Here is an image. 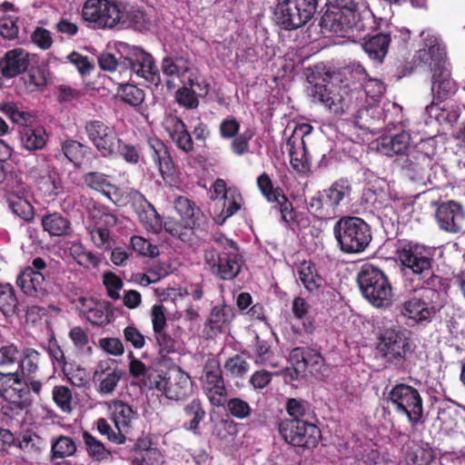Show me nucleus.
<instances>
[{
    "instance_id": "obj_32",
    "label": "nucleus",
    "mask_w": 465,
    "mask_h": 465,
    "mask_svg": "<svg viewBox=\"0 0 465 465\" xmlns=\"http://www.w3.org/2000/svg\"><path fill=\"white\" fill-rule=\"evenodd\" d=\"M5 184V190L11 195H21L26 192V186L24 183L20 173L4 161H0V184Z\"/></svg>"
},
{
    "instance_id": "obj_18",
    "label": "nucleus",
    "mask_w": 465,
    "mask_h": 465,
    "mask_svg": "<svg viewBox=\"0 0 465 465\" xmlns=\"http://www.w3.org/2000/svg\"><path fill=\"white\" fill-rule=\"evenodd\" d=\"M147 145L150 156L158 168L160 175L166 183L175 182L177 177V165L171 154L169 147L157 136H149Z\"/></svg>"
},
{
    "instance_id": "obj_29",
    "label": "nucleus",
    "mask_w": 465,
    "mask_h": 465,
    "mask_svg": "<svg viewBox=\"0 0 465 465\" xmlns=\"http://www.w3.org/2000/svg\"><path fill=\"white\" fill-rule=\"evenodd\" d=\"M411 143V134L407 131L393 135H384L381 139L380 148L388 156L404 155Z\"/></svg>"
},
{
    "instance_id": "obj_43",
    "label": "nucleus",
    "mask_w": 465,
    "mask_h": 465,
    "mask_svg": "<svg viewBox=\"0 0 465 465\" xmlns=\"http://www.w3.org/2000/svg\"><path fill=\"white\" fill-rule=\"evenodd\" d=\"M355 72L362 74V88L366 96L370 97L373 102H378L385 92L383 82L377 78L371 77L366 69L361 64L355 66Z\"/></svg>"
},
{
    "instance_id": "obj_57",
    "label": "nucleus",
    "mask_w": 465,
    "mask_h": 465,
    "mask_svg": "<svg viewBox=\"0 0 465 465\" xmlns=\"http://www.w3.org/2000/svg\"><path fill=\"white\" fill-rule=\"evenodd\" d=\"M45 351L52 361L54 368H59L64 372H65L67 366L65 353L62 347L59 345L58 341L54 336H52L48 340Z\"/></svg>"
},
{
    "instance_id": "obj_6",
    "label": "nucleus",
    "mask_w": 465,
    "mask_h": 465,
    "mask_svg": "<svg viewBox=\"0 0 465 465\" xmlns=\"http://www.w3.org/2000/svg\"><path fill=\"white\" fill-rule=\"evenodd\" d=\"M413 292L400 305V313L417 324L430 323L444 307L436 286H411Z\"/></svg>"
},
{
    "instance_id": "obj_19",
    "label": "nucleus",
    "mask_w": 465,
    "mask_h": 465,
    "mask_svg": "<svg viewBox=\"0 0 465 465\" xmlns=\"http://www.w3.org/2000/svg\"><path fill=\"white\" fill-rule=\"evenodd\" d=\"M435 217L440 228L447 232H465V210L456 201L440 203L436 209Z\"/></svg>"
},
{
    "instance_id": "obj_40",
    "label": "nucleus",
    "mask_w": 465,
    "mask_h": 465,
    "mask_svg": "<svg viewBox=\"0 0 465 465\" xmlns=\"http://www.w3.org/2000/svg\"><path fill=\"white\" fill-rule=\"evenodd\" d=\"M108 0H86L82 8L84 21L94 24V28H101L102 19L106 15Z\"/></svg>"
},
{
    "instance_id": "obj_4",
    "label": "nucleus",
    "mask_w": 465,
    "mask_h": 465,
    "mask_svg": "<svg viewBox=\"0 0 465 465\" xmlns=\"http://www.w3.org/2000/svg\"><path fill=\"white\" fill-rule=\"evenodd\" d=\"M120 54L123 61L119 62L110 53H103L98 57V64L102 70L114 72L118 68L129 70L137 76L154 83L160 82V74L151 54L138 46L120 44Z\"/></svg>"
},
{
    "instance_id": "obj_50",
    "label": "nucleus",
    "mask_w": 465,
    "mask_h": 465,
    "mask_svg": "<svg viewBox=\"0 0 465 465\" xmlns=\"http://www.w3.org/2000/svg\"><path fill=\"white\" fill-rule=\"evenodd\" d=\"M76 451V444L69 436L60 435L52 440L51 458L52 460L64 459L73 456Z\"/></svg>"
},
{
    "instance_id": "obj_26",
    "label": "nucleus",
    "mask_w": 465,
    "mask_h": 465,
    "mask_svg": "<svg viewBox=\"0 0 465 465\" xmlns=\"http://www.w3.org/2000/svg\"><path fill=\"white\" fill-rule=\"evenodd\" d=\"M135 205L138 219L146 231L159 233L163 229V222L153 204L143 195H140Z\"/></svg>"
},
{
    "instance_id": "obj_11",
    "label": "nucleus",
    "mask_w": 465,
    "mask_h": 465,
    "mask_svg": "<svg viewBox=\"0 0 465 465\" xmlns=\"http://www.w3.org/2000/svg\"><path fill=\"white\" fill-rule=\"evenodd\" d=\"M387 401L397 414L407 418L412 428L424 422L423 399L416 388L402 382L397 383L389 391Z\"/></svg>"
},
{
    "instance_id": "obj_52",
    "label": "nucleus",
    "mask_w": 465,
    "mask_h": 465,
    "mask_svg": "<svg viewBox=\"0 0 465 465\" xmlns=\"http://www.w3.org/2000/svg\"><path fill=\"white\" fill-rule=\"evenodd\" d=\"M287 148L292 168L299 173L308 172L311 163L306 146L302 144H293V147L287 146Z\"/></svg>"
},
{
    "instance_id": "obj_59",
    "label": "nucleus",
    "mask_w": 465,
    "mask_h": 465,
    "mask_svg": "<svg viewBox=\"0 0 465 465\" xmlns=\"http://www.w3.org/2000/svg\"><path fill=\"white\" fill-rule=\"evenodd\" d=\"M84 184L92 190L101 192L106 197L110 198V193L105 192L106 187H112L108 176L100 172H89L83 177Z\"/></svg>"
},
{
    "instance_id": "obj_45",
    "label": "nucleus",
    "mask_w": 465,
    "mask_h": 465,
    "mask_svg": "<svg viewBox=\"0 0 465 465\" xmlns=\"http://www.w3.org/2000/svg\"><path fill=\"white\" fill-rule=\"evenodd\" d=\"M35 183L38 189L46 196H56L63 192L61 178L54 167H51L47 173Z\"/></svg>"
},
{
    "instance_id": "obj_33",
    "label": "nucleus",
    "mask_w": 465,
    "mask_h": 465,
    "mask_svg": "<svg viewBox=\"0 0 465 465\" xmlns=\"http://www.w3.org/2000/svg\"><path fill=\"white\" fill-rule=\"evenodd\" d=\"M41 224L50 236H70L73 232L71 222L60 213L44 215Z\"/></svg>"
},
{
    "instance_id": "obj_3",
    "label": "nucleus",
    "mask_w": 465,
    "mask_h": 465,
    "mask_svg": "<svg viewBox=\"0 0 465 465\" xmlns=\"http://www.w3.org/2000/svg\"><path fill=\"white\" fill-rule=\"evenodd\" d=\"M437 149L433 139L422 140L404 155L398 157L395 163L410 180L422 184H433L438 180L440 166L438 163Z\"/></svg>"
},
{
    "instance_id": "obj_16",
    "label": "nucleus",
    "mask_w": 465,
    "mask_h": 465,
    "mask_svg": "<svg viewBox=\"0 0 465 465\" xmlns=\"http://www.w3.org/2000/svg\"><path fill=\"white\" fill-rule=\"evenodd\" d=\"M203 390L212 405L223 406L227 395L219 360L210 357L206 360L201 378Z\"/></svg>"
},
{
    "instance_id": "obj_48",
    "label": "nucleus",
    "mask_w": 465,
    "mask_h": 465,
    "mask_svg": "<svg viewBox=\"0 0 465 465\" xmlns=\"http://www.w3.org/2000/svg\"><path fill=\"white\" fill-rule=\"evenodd\" d=\"M328 201L336 212L337 207L344 200L349 197L351 193V185L346 179H340L334 182L330 188L323 190Z\"/></svg>"
},
{
    "instance_id": "obj_38",
    "label": "nucleus",
    "mask_w": 465,
    "mask_h": 465,
    "mask_svg": "<svg viewBox=\"0 0 465 465\" xmlns=\"http://www.w3.org/2000/svg\"><path fill=\"white\" fill-rule=\"evenodd\" d=\"M18 132L22 145L28 151L41 150L46 144L47 135L42 127L24 126Z\"/></svg>"
},
{
    "instance_id": "obj_14",
    "label": "nucleus",
    "mask_w": 465,
    "mask_h": 465,
    "mask_svg": "<svg viewBox=\"0 0 465 465\" xmlns=\"http://www.w3.org/2000/svg\"><path fill=\"white\" fill-rule=\"evenodd\" d=\"M226 242L232 249V252L221 253L214 248H209L204 251V261L215 277L223 281H232L241 272L242 256L238 253L235 242L231 240Z\"/></svg>"
},
{
    "instance_id": "obj_53",
    "label": "nucleus",
    "mask_w": 465,
    "mask_h": 465,
    "mask_svg": "<svg viewBox=\"0 0 465 465\" xmlns=\"http://www.w3.org/2000/svg\"><path fill=\"white\" fill-rule=\"evenodd\" d=\"M89 147L76 140L68 139L62 143V151L64 156L74 165H80Z\"/></svg>"
},
{
    "instance_id": "obj_41",
    "label": "nucleus",
    "mask_w": 465,
    "mask_h": 465,
    "mask_svg": "<svg viewBox=\"0 0 465 465\" xmlns=\"http://www.w3.org/2000/svg\"><path fill=\"white\" fill-rule=\"evenodd\" d=\"M122 376V371L117 368L104 370L100 366V370L94 371L93 379L99 382V391L107 394L114 391Z\"/></svg>"
},
{
    "instance_id": "obj_63",
    "label": "nucleus",
    "mask_w": 465,
    "mask_h": 465,
    "mask_svg": "<svg viewBox=\"0 0 465 465\" xmlns=\"http://www.w3.org/2000/svg\"><path fill=\"white\" fill-rule=\"evenodd\" d=\"M116 153L131 164H137L140 161V149L138 146L130 142L124 141L119 136L116 143Z\"/></svg>"
},
{
    "instance_id": "obj_28",
    "label": "nucleus",
    "mask_w": 465,
    "mask_h": 465,
    "mask_svg": "<svg viewBox=\"0 0 465 465\" xmlns=\"http://www.w3.org/2000/svg\"><path fill=\"white\" fill-rule=\"evenodd\" d=\"M174 208L184 223L205 227L207 219L202 210L192 200L184 196H179L174 201Z\"/></svg>"
},
{
    "instance_id": "obj_34",
    "label": "nucleus",
    "mask_w": 465,
    "mask_h": 465,
    "mask_svg": "<svg viewBox=\"0 0 465 465\" xmlns=\"http://www.w3.org/2000/svg\"><path fill=\"white\" fill-rule=\"evenodd\" d=\"M121 28H133L143 31L148 28L150 18L139 6L124 3Z\"/></svg>"
},
{
    "instance_id": "obj_60",
    "label": "nucleus",
    "mask_w": 465,
    "mask_h": 465,
    "mask_svg": "<svg viewBox=\"0 0 465 465\" xmlns=\"http://www.w3.org/2000/svg\"><path fill=\"white\" fill-rule=\"evenodd\" d=\"M19 447L28 452L40 453L45 449L46 441L35 432L27 430L21 436Z\"/></svg>"
},
{
    "instance_id": "obj_9",
    "label": "nucleus",
    "mask_w": 465,
    "mask_h": 465,
    "mask_svg": "<svg viewBox=\"0 0 465 465\" xmlns=\"http://www.w3.org/2000/svg\"><path fill=\"white\" fill-rule=\"evenodd\" d=\"M333 233L341 251L348 254L364 252L372 239L371 226L357 216L341 217L334 224Z\"/></svg>"
},
{
    "instance_id": "obj_62",
    "label": "nucleus",
    "mask_w": 465,
    "mask_h": 465,
    "mask_svg": "<svg viewBox=\"0 0 465 465\" xmlns=\"http://www.w3.org/2000/svg\"><path fill=\"white\" fill-rule=\"evenodd\" d=\"M226 411L235 419L244 420L251 416L252 409L250 404L242 398H231L226 402Z\"/></svg>"
},
{
    "instance_id": "obj_64",
    "label": "nucleus",
    "mask_w": 465,
    "mask_h": 465,
    "mask_svg": "<svg viewBox=\"0 0 465 465\" xmlns=\"http://www.w3.org/2000/svg\"><path fill=\"white\" fill-rule=\"evenodd\" d=\"M25 172L35 183L52 167L45 163H40L35 154L25 157Z\"/></svg>"
},
{
    "instance_id": "obj_58",
    "label": "nucleus",
    "mask_w": 465,
    "mask_h": 465,
    "mask_svg": "<svg viewBox=\"0 0 465 465\" xmlns=\"http://www.w3.org/2000/svg\"><path fill=\"white\" fill-rule=\"evenodd\" d=\"M312 404L302 398H289L285 402L288 419H304L311 411Z\"/></svg>"
},
{
    "instance_id": "obj_51",
    "label": "nucleus",
    "mask_w": 465,
    "mask_h": 465,
    "mask_svg": "<svg viewBox=\"0 0 465 465\" xmlns=\"http://www.w3.org/2000/svg\"><path fill=\"white\" fill-rule=\"evenodd\" d=\"M124 3L118 0H108L106 15L100 29H113L116 26L121 28L123 20V10Z\"/></svg>"
},
{
    "instance_id": "obj_25",
    "label": "nucleus",
    "mask_w": 465,
    "mask_h": 465,
    "mask_svg": "<svg viewBox=\"0 0 465 465\" xmlns=\"http://www.w3.org/2000/svg\"><path fill=\"white\" fill-rule=\"evenodd\" d=\"M299 280L304 288L312 294H319L325 287V279L318 272L311 261H304L297 270Z\"/></svg>"
},
{
    "instance_id": "obj_23",
    "label": "nucleus",
    "mask_w": 465,
    "mask_h": 465,
    "mask_svg": "<svg viewBox=\"0 0 465 465\" xmlns=\"http://www.w3.org/2000/svg\"><path fill=\"white\" fill-rule=\"evenodd\" d=\"M235 317L232 306L223 303L212 308L204 323V331L208 330V335H216L225 331Z\"/></svg>"
},
{
    "instance_id": "obj_44",
    "label": "nucleus",
    "mask_w": 465,
    "mask_h": 465,
    "mask_svg": "<svg viewBox=\"0 0 465 465\" xmlns=\"http://www.w3.org/2000/svg\"><path fill=\"white\" fill-rule=\"evenodd\" d=\"M116 96L123 103L133 107L141 105L145 98L144 91L133 84H121L117 87Z\"/></svg>"
},
{
    "instance_id": "obj_1",
    "label": "nucleus",
    "mask_w": 465,
    "mask_h": 465,
    "mask_svg": "<svg viewBox=\"0 0 465 465\" xmlns=\"http://www.w3.org/2000/svg\"><path fill=\"white\" fill-rule=\"evenodd\" d=\"M374 17L370 11L361 12L354 0H335L320 20L322 30L341 37H353L372 27Z\"/></svg>"
},
{
    "instance_id": "obj_54",
    "label": "nucleus",
    "mask_w": 465,
    "mask_h": 465,
    "mask_svg": "<svg viewBox=\"0 0 465 465\" xmlns=\"http://www.w3.org/2000/svg\"><path fill=\"white\" fill-rule=\"evenodd\" d=\"M109 303H94L92 307L84 311L83 313L86 320L94 326H104L110 322Z\"/></svg>"
},
{
    "instance_id": "obj_22",
    "label": "nucleus",
    "mask_w": 465,
    "mask_h": 465,
    "mask_svg": "<svg viewBox=\"0 0 465 465\" xmlns=\"http://www.w3.org/2000/svg\"><path fill=\"white\" fill-rule=\"evenodd\" d=\"M362 48L368 56L381 64L388 54L389 46L391 43V33L374 32L373 34H366L362 37Z\"/></svg>"
},
{
    "instance_id": "obj_35",
    "label": "nucleus",
    "mask_w": 465,
    "mask_h": 465,
    "mask_svg": "<svg viewBox=\"0 0 465 465\" xmlns=\"http://www.w3.org/2000/svg\"><path fill=\"white\" fill-rule=\"evenodd\" d=\"M129 373L132 377L139 380L140 382L148 389H153L155 380L158 378L159 371L148 368L142 361L136 359L132 351L129 352Z\"/></svg>"
},
{
    "instance_id": "obj_10",
    "label": "nucleus",
    "mask_w": 465,
    "mask_h": 465,
    "mask_svg": "<svg viewBox=\"0 0 465 465\" xmlns=\"http://www.w3.org/2000/svg\"><path fill=\"white\" fill-rule=\"evenodd\" d=\"M359 93H348L332 83L312 85L310 95L313 102L323 104L336 115L356 116L361 104L357 101Z\"/></svg>"
},
{
    "instance_id": "obj_39",
    "label": "nucleus",
    "mask_w": 465,
    "mask_h": 465,
    "mask_svg": "<svg viewBox=\"0 0 465 465\" xmlns=\"http://www.w3.org/2000/svg\"><path fill=\"white\" fill-rule=\"evenodd\" d=\"M164 231L170 235L178 238L183 242H191L193 239V230L202 229L205 227L202 225H192L191 223H184L182 221H176L174 219H168L163 224Z\"/></svg>"
},
{
    "instance_id": "obj_20",
    "label": "nucleus",
    "mask_w": 465,
    "mask_h": 465,
    "mask_svg": "<svg viewBox=\"0 0 465 465\" xmlns=\"http://www.w3.org/2000/svg\"><path fill=\"white\" fill-rule=\"evenodd\" d=\"M30 65L31 54L23 48H14L0 59V73L5 78H15L28 72Z\"/></svg>"
},
{
    "instance_id": "obj_27",
    "label": "nucleus",
    "mask_w": 465,
    "mask_h": 465,
    "mask_svg": "<svg viewBox=\"0 0 465 465\" xmlns=\"http://www.w3.org/2000/svg\"><path fill=\"white\" fill-rule=\"evenodd\" d=\"M16 283L26 295L38 297L45 293L44 275L31 267L25 268L21 272Z\"/></svg>"
},
{
    "instance_id": "obj_30",
    "label": "nucleus",
    "mask_w": 465,
    "mask_h": 465,
    "mask_svg": "<svg viewBox=\"0 0 465 465\" xmlns=\"http://www.w3.org/2000/svg\"><path fill=\"white\" fill-rule=\"evenodd\" d=\"M85 209L89 217L94 222V225L114 227L118 223V218L111 209L94 199L88 200Z\"/></svg>"
},
{
    "instance_id": "obj_36",
    "label": "nucleus",
    "mask_w": 465,
    "mask_h": 465,
    "mask_svg": "<svg viewBox=\"0 0 465 465\" xmlns=\"http://www.w3.org/2000/svg\"><path fill=\"white\" fill-rule=\"evenodd\" d=\"M40 357V352L34 348H25L22 351L18 367L21 371L19 374L24 380L39 381L35 376L39 371Z\"/></svg>"
},
{
    "instance_id": "obj_2",
    "label": "nucleus",
    "mask_w": 465,
    "mask_h": 465,
    "mask_svg": "<svg viewBox=\"0 0 465 465\" xmlns=\"http://www.w3.org/2000/svg\"><path fill=\"white\" fill-rule=\"evenodd\" d=\"M396 254L411 286H437L441 278L433 272L434 250L407 240H399Z\"/></svg>"
},
{
    "instance_id": "obj_42",
    "label": "nucleus",
    "mask_w": 465,
    "mask_h": 465,
    "mask_svg": "<svg viewBox=\"0 0 465 465\" xmlns=\"http://www.w3.org/2000/svg\"><path fill=\"white\" fill-rule=\"evenodd\" d=\"M309 212L321 220L331 219L336 215V212L328 201L324 192H318L311 197L308 203Z\"/></svg>"
},
{
    "instance_id": "obj_21",
    "label": "nucleus",
    "mask_w": 465,
    "mask_h": 465,
    "mask_svg": "<svg viewBox=\"0 0 465 465\" xmlns=\"http://www.w3.org/2000/svg\"><path fill=\"white\" fill-rule=\"evenodd\" d=\"M289 360L293 366L302 368V371L309 370L311 373H319L324 365L323 356L310 347H295L289 355Z\"/></svg>"
},
{
    "instance_id": "obj_47",
    "label": "nucleus",
    "mask_w": 465,
    "mask_h": 465,
    "mask_svg": "<svg viewBox=\"0 0 465 465\" xmlns=\"http://www.w3.org/2000/svg\"><path fill=\"white\" fill-rule=\"evenodd\" d=\"M328 201L336 212L337 207L344 200L349 197L351 193V185L346 179H340L334 182L330 188L323 190Z\"/></svg>"
},
{
    "instance_id": "obj_46",
    "label": "nucleus",
    "mask_w": 465,
    "mask_h": 465,
    "mask_svg": "<svg viewBox=\"0 0 465 465\" xmlns=\"http://www.w3.org/2000/svg\"><path fill=\"white\" fill-rule=\"evenodd\" d=\"M83 440L88 456L95 461H102L111 458L112 453L104 443L94 437L90 432H83Z\"/></svg>"
},
{
    "instance_id": "obj_7",
    "label": "nucleus",
    "mask_w": 465,
    "mask_h": 465,
    "mask_svg": "<svg viewBox=\"0 0 465 465\" xmlns=\"http://www.w3.org/2000/svg\"><path fill=\"white\" fill-rule=\"evenodd\" d=\"M375 350L386 363L398 370H404L409 355L412 352V342L407 330L391 326L380 330Z\"/></svg>"
},
{
    "instance_id": "obj_49",
    "label": "nucleus",
    "mask_w": 465,
    "mask_h": 465,
    "mask_svg": "<svg viewBox=\"0 0 465 465\" xmlns=\"http://www.w3.org/2000/svg\"><path fill=\"white\" fill-rule=\"evenodd\" d=\"M184 414L189 418L188 424H184V428L197 433L201 421L205 418L206 412L200 400L194 399L183 408Z\"/></svg>"
},
{
    "instance_id": "obj_31",
    "label": "nucleus",
    "mask_w": 465,
    "mask_h": 465,
    "mask_svg": "<svg viewBox=\"0 0 465 465\" xmlns=\"http://www.w3.org/2000/svg\"><path fill=\"white\" fill-rule=\"evenodd\" d=\"M110 419L118 430L127 431L136 412L122 401H113L109 404Z\"/></svg>"
},
{
    "instance_id": "obj_55",
    "label": "nucleus",
    "mask_w": 465,
    "mask_h": 465,
    "mask_svg": "<svg viewBox=\"0 0 465 465\" xmlns=\"http://www.w3.org/2000/svg\"><path fill=\"white\" fill-rule=\"evenodd\" d=\"M257 186L262 195L269 203L278 201L279 197L284 193L283 190L277 186L274 187L272 179L267 173H262L257 177Z\"/></svg>"
},
{
    "instance_id": "obj_61",
    "label": "nucleus",
    "mask_w": 465,
    "mask_h": 465,
    "mask_svg": "<svg viewBox=\"0 0 465 465\" xmlns=\"http://www.w3.org/2000/svg\"><path fill=\"white\" fill-rule=\"evenodd\" d=\"M17 306V299L14 287L9 284H0V311L4 314L13 313Z\"/></svg>"
},
{
    "instance_id": "obj_13",
    "label": "nucleus",
    "mask_w": 465,
    "mask_h": 465,
    "mask_svg": "<svg viewBox=\"0 0 465 465\" xmlns=\"http://www.w3.org/2000/svg\"><path fill=\"white\" fill-rule=\"evenodd\" d=\"M319 0H280L274 18L282 28L294 30L306 25L315 15Z\"/></svg>"
},
{
    "instance_id": "obj_17",
    "label": "nucleus",
    "mask_w": 465,
    "mask_h": 465,
    "mask_svg": "<svg viewBox=\"0 0 465 465\" xmlns=\"http://www.w3.org/2000/svg\"><path fill=\"white\" fill-rule=\"evenodd\" d=\"M84 131L103 157L110 158L116 154L118 134L113 126L102 120H90L85 123Z\"/></svg>"
},
{
    "instance_id": "obj_15",
    "label": "nucleus",
    "mask_w": 465,
    "mask_h": 465,
    "mask_svg": "<svg viewBox=\"0 0 465 465\" xmlns=\"http://www.w3.org/2000/svg\"><path fill=\"white\" fill-rule=\"evenodd\" d=\"M153 389L169 400L182 401L192 393L193 381L181 367L174 365L163 373L159 371Z\"/></svg>"
},
{
    "instance_id": "obj_24",
    "label": "nucleus",
    "mask_w": 465,
    "mask_h": 465,
    "mask_svg": "<svg viewBox=\"0 0 465 465\" xmlns=\"http://www.w3.org/2000/svg\"><path fill=\"white\" fill-rule=\"evenodd\" d=\"M432 93L434 98L442 102L454 94L457 91L455 82L450 78V71L444 64H438L432 68Z\"/></svg>"
},
{
    "instance_id": "obj_56",
    "label": "nucleus",
    "mask_w": 465,
    "mask_h": 465,
    "mask_svg": "<svg viewBox=\"0 0 465 465\" xmlns=\"http://www.w3.org/2000/svg\"><path fill=\"white\" fill-rule=\"evenodd\" d=\"M276 208L281 213L282 221L284 222L288 226L292 227L294 224L299 223V213L294 210L292 202L283 193L278 201H274Z\"/></svg>"
},
{
    "instance_id": "obj_12",
    "label": "nucleus",
    "mask_w": 465,
    "mask_h": 465,
    "mask_svg": "<svg viewBox=\"0 0 465 465\" xmlns=\"http://www.w3.org/2000/svg\"><path fill=\"white\" fill-rule=\"evenodd\" d=\"M278 432L289 445L304 450L316 448L322 439V430L304 419H283L278 423Z\"/></svg>"
},
{
    "instance_id": "obj_8",
    "label": "nucleus",
    "mask_w": 465,
    "mask_h": 465,
    "mask_svg": "<svg viewBox=\"0 0 465 465\" xmlns=\"http://www.w3.org/2000/svg\"><path fill=\"white\" fill-rule=\"evenodd\" d=\"M357 283L362 296L375 308L392 304L393 291L386 273L378 266L364 263L358 274Z\"/></svg>"
},
{
    "instance_id": "obj_37",
    "label": "nucleus",
    "mask_w": 465,
    "mask_h": 465,
    "mask_svg": "<svg viewBox=\"0 0 465 465\" xmlns=\"http://www.w3.org/2000/svg\"><path fill=\"white\" fill-rule=\"evenodd\" d=\"M193 86H198L199 90L203 92L204 95L209 91L208 84L202 86L194 79L189 78L187 84L180 87L175 93L176 102L187 109H195L199 105L196 92L193 89Z\"/></svg>"
},
{
    "instance_id": "obj_5",
    "label": "nucleus",
    "mask_w": 465,
    "mask_h": 465,
    "mask_svg": "<svg viewBox=\"0 0 465 465\" xmlns=\"http://www.w3.org/2000/svg\"><path fill=\"white\" fill-rule=\"evenodd\" d=\"M42 388L41 381L24 380L18 371H0V395L8 401L3 407L4 414L12 418L19 415L31 405L30 394L40 397Z\"/></svg>"
}]
</instances>
